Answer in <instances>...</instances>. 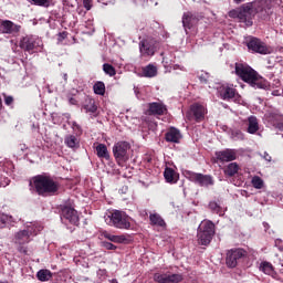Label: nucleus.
<instances>
[{"instance_id":"obj_1","label":"nucleus","mask_w":283,"mask_h":283,"mask_svg":"<svg viewBox=\"0 0 283 283\" xmlns=\"http://www.w3.org/2000/svg\"><path fill=\"white\" fill-rule=\"evenodd\" d=\"M272 8L273 6L269 0H255L230 10L228 17L230 19H238L240 23H245L248 28H251L255 14H259L261 19H269L270 14L273 13Z\"/></svg>"},{"instance_id":"obj_2","label":"nucleus","mask_w":283,"mask_h":283,"mask_svg":"<svg viewBox=\"0 0 283 283\" xmlns=\"http://www.w3.org/2000/svg\"><path fill=\"white\" fill-rule=\"evenodd\" d=\"M29 186L33 188V191L38 196H42V198L56 196L59 193V189H61V184L49 174H41L32 177Z\"/></svg>"},{"instance_id":"obj_3","label":"nucleus","mask_w":283,"mask_h":283,"mask_svg":"<svg viewBox=\"0 0 283 283\" xmlns=\"http://www.w3.org/2000/svg\"><path fill=\"white\" fill-rule=\"evenodd\" d=\"M234 70L237 76L244 83L251 85V87H254V90H266V87H269L266 80L260 76V74L248 64L237 62L234 64Z\"/></svg>"},{"instance_id":"obj_4","label":"nucleus","mask_w":283,"mask_h":283,"mask_svg":"<svg viewBox=\"0 0 283 283\" xmlns=\"http://www.w3.org/2000/svg\"><path fill=\"white\" fill-rule=\"evenodd\" d=\"M216 235V226L211 221L201 222L197 230V242L201 247H209Z\"/></svg>"},{"instance_id":"obj_5","label":"nucleus","mask_w":283,"mask_h":283,"mask_svg":"<svg viewBox=\"0 0 283 283\" xmlns=\"http://www.w3.org/2000/svg\"><path fill=\"white\" fill-rule=\"evenodd\" d=\"M129 149H132V145L128 142H117L113 146V156L119 167L129 160Z\"/></svg>"},{"instance_id":"obj_6","label":"nucleus","mask_w":283,"mask_h":283,"mask_svg":"<svg viewBox=\"0 0 283 283\" xmlns=\"http://www.w3.org/2000/svg\"><path fill=\"white\" fill-rule=\"evenodd\" d=\"M106 223L115 229H129L132 223L129 222V217L123 211L115 210L106 218Z\"/></svg>"},{"instance_id":"obj_7","label":"nucleus","mask_w":283,"mask_h":283,"mask_svg":"<svg viewBox=\"0 0 283 283\" xmlns=\"http://www.w3.org/2000/svg\"><path fill=\"white\" fill-rule=\"evenodd\" d=\"M249 256V251L242 248H233L228 250L226 255V264L229 269H235L241 260Z\"/></svg>"},{"instance_id":"obj_8","label":"nucleus","mask_w":283,"mask_h":283,"mask_svg":"<svg viewBox=\"0 0 283 283\" xmlns=\"http://www.w3.org/2000/svg\"><path fill=\"white\" fill-rule=\"evenodd\" d=\"M61 220L64 224H74V227H78V212L76 209L63 206L61 208Z\"/></svg>"},{"instance_id":"obj_9","label":"nucleus","mask_w":283,"mask_h":283,"mask_svg":"<svg viewBox=\"0 0 283 283\" xmlns=\"http://www.w3.org/2000/svg\"><path fill=\"white\" fill-rule=\"evenodd\" d=\"M188 178L191 182H195V185H199V187L213 186V177H211V175L188 171Z\"/></svg>"},{"instance_id":"obj_10","label":"nucleus","mask_w":283,"mask_h":283,"mask_svg":"<svg viewBox=\"0 0 283 283\" xmlns=\"http://www.w3.org/2000/svg\"><path fill=\"white\" fill-rule=\"evenodd\" d=\"M248 50H251V52H254L256 54H271V51L269 50V46H266V43L262 42V40L258 38H251L248 42Z\"/></svg>"},{"instance_id":"obj_11","label":"nucleus","mask_w":283,"mask_h":283,"mask_svg":"<svg viewBox=\"0 0 283 283\" xmlns=\"http://www.w3.org/2000/svg\"><path fill=\"white\" fill-rule=\"evenodd\" d=\"M146 114L147 116H165L167 114V105L160 102L148 103Z\"/></svg>"},{"instance_id":"obj_12","label":"nucleus","mask_w":283,"mask_h":283,"mask_svg":"<svg viewBox=\"0 0 283 283\" xmlns=\"http://www.w3.org/2000/svg\"><path fill=\"white\" fill-rule=\"evenodd\" d=\"M182 274H154V281L157 283H179L182 282Z\"/></svg>"},{"instance_id":"obj_13","label":"nucleus","mask_w":283,"mask_h":283,"mask_svg":"<svg viewBox=\"0 0 283 283\" xmlns=\"http://www.w3.org/2000/svg\"><path fill=\"white\" fill-rule=\"evenodd\" d=\"M21 32V25L14 24V22L10 20H1L0 21V33L1 34H18Z\"/></svg>"},{"instance_id":"obj_14","label":"nucleus","mask_w":283,"mask_h":283,"mask_svg":"<svg viewBox=\"0 0 283 283\" xmlns=\"http://www.w3.org/2000/svg\"><path fill=\"white\" fill-rule=\"evenodd\" d=\"M214 156L219 163H233V160L238 158V155L233 149H224L217 151Z\"/></svg>"},{"instance_id":"obj_15","label":"nucleus","mask_w":283,"mask_h":283,"mask_svg":"<svg viewBox=\"0 0 283 283\" xmlns=\"http://www.w3.org/2000/svg\"><path fill=\"white\" fill-rule=\"evenodd\" d=\"M200 21V18L191 12H186L182 15V25L187 32V30H191L197 23Z\"/></svg>"},{"instance_id":"obj_16","label":"nucleus","mask_w":283,"mask_h":283,"mask_svg":"<svg viewBox=\"0 0 283 283\" xmlns=\"http://www.w3.org/2000/svg\"><path fill=\"white\" fill-rule=\"evenodd\" d=\"M20 48L25 50V52H32L36 48V39L32 35H25L20 41Z\"/></svg>"},{"instance_id":"obj_17","label":"nucleus","mask_w":283,"mask_h":283,"mask_svg":"<svg viewBox=\"0 0 283 283\" xmlns=\"http://www.w3.org/2000/svg\"><path fill=\"white\" fill-rule=\"evenodd\" d=\"M139 51L144 56H154V54H156V49L154 48V44H151L147 40H142L139 42Z\"/></svg>"},{"instance_id":"obj_18","label":"nucleus","mask_w":283,"mask_h":283,"mask_svg":"<svg viewBox=\"0 0 283 283\" xmlns=\"http://www.w3.org/2000/svg\"><path fill=\"white\" fill-rule=\"evenodd\" d=\"M190 114L195 117V120L197 123H200L201 120H205V106L200 104H193L190 107Z\"/></svg>"},{"instance_id":"obj_19","label":"nucleus","mask_w":283,"mask_h":283,"mask_svg":"<svg viewBox=\"0 0 283 283\" xmlns=\"http://www.w3.org/2000/svg\"><path fill=\"white\" fill-rule=\"evenodd\" d=\"M165 138L167 143H180V138H182V135L180 134V130L171 127L166 134Z\"/></svg>"},{"instance_id":"obj_20","label":"nucleus","mask_w":283,"mask_h":283,"mask_svg":"<svg viewBox=\"0 0 283 283\" xmlns=\"http://www.w3.org/2000/svg\"><path fill=\"white\" fill-rule=\"evenodd\" d=\"M30 235H32L30 229L17 232L15 244H28V242H30Z\"/></svg>"},{"instance_id":"obj_21","label":"nucleus","mask_w":283,"mask_h":283,"mask_svg":"<svg viewBox=\"0 0 283 283\" xmlns=\"http://www.w3.org/2000/svg\"><path fill=\"white\" fill-rule=\"evenodd\" d=\"M64 144L70 149H78V147H81V140H78L74 135H66L64 138Z\"/></svg>"},{"instance_id":"obj_22","label":"nucleus","mask_w":283,"mask_h":283,"mask_svg":"<svg viewBox=\"0 0 283 283\" xmlns=\"http://www.w3.org/2000/svg\"><path fill=\"white\" fill-rule=\"evenodd\" d=\"M248 134H256V132L260 129V124L258 123V117L250 116L248 118Z\"/></svg>"},{"instance_id":"obj_23","label":"nucleus","mask_w":283,"mask_h":283,"mask_svg":"<svg viewBox=\"0 0 283 283\" xmlns=\"http://www.w3.org/2000/svg\"><path fill=\"white\" fill-rule=\"evenodd\" d=\"M235 88L231 86H226L221 91V97L223 98V101H231V98H235Z\"/></svg>"},{"instance_id":"obj_24","label":"nucleus","mask_w":283,"mask_h":283,"mask_svg":"<svg viewBox=\"0 0 283 283\" xmlns=\"http://www.w3.org/2000/svg\"><path fill=\"white\" fill-rule=\"evenodd\" d=\"M95 149L98 158L109 160V150H107V146L105 144H98Z\"/></svg>"},{"instance_id":"obj_25","label":"nucleus","mask_w":283,"mask_h":283,"mask_svg":"<svg viewBox=\"0 0 283 283\" xmlns=\"http://www.w3.org/2000/svg\"><path fill=\"white\" fill-rule=\"evenodd\" d=\"M150 224L154 227H167V223L165 222V219L160 217L158 213H151L149 216Z\"/></svg>"},{"instance_id":"obj_26","label":"nucleus","mask_w":283,"mask_h":283,"mask_svg":"<svg viewBox=\"0 0 283 283\" xmlns=\"http://www.w3.org/2000/svg\"><path fill=\"white\" fill-rule=\"evenodd\" d=\"M238 171H240L238 163H230L224 169V175L229 176V178H233Z\"/></svg>"},{"instance_id":"obj_27","label":"nucleus","mask_w":283,"mask_h":283,"mask_svg":"<svg viewBox=\"0 0 283 283\" xmlns=\"http://www.w3.org/2000/svg\"><path fill=\"white\" fill-rule=\"evenodd\" d=\"M143 74L146 76V78H154V76L158 74V69H156V66L153 64H148L143 69Z\"/></svg>"},{"instance_id":"obj_28","label":"nucleus","mask_w":283,"mask_h":283,"mask_svg":"<svg viewBox=\"0 0 283 283\" xmlns=\"http://www.w3.org/2000/svg\"><path fill=\"white\" fill-rule=\"evenodd\" d=\"M260 271H262V273H265V275H273V273H275V270L273 269V264H271L268 261L261 262Z\"/></svg>"},{"instance_id":"obj_29","label":"nucleus","mask_w":283,"mask_h":283,"mask_svg":"<svg viewBox=\"0 0 283 283\" xmlns=\"http://www.w3.org/2000/svg\"><path fill=\"white\" fill-rule=\"evenodd\" d=\"M84 109L86 114H96V112H98V106H96V102L94 99H88L84 105Z\"/></svg>"},{"instance_id":"obj_30","label":"nucleus","mask_w":283,"mask_h":283,"mask_svg":"<svg viewBox=\"0 0 283 283\" xmlns=\"http://www.w3.org/2000/svg\"><path fill=\"white\" fill-rule=\"evenodd\" d=\"M36 277L40 282H48L52 280V272L50 270H40L36 273Z\"/></svg>"},{"instance_id":"obj_31","label":"nucleus","mask_w":283,"mask_h":283,"mask_svg":"<svg viewBox=\"0 0 283 283\" xmlns=\"http://www.w3.org/2000/svg\"><path fill=\"white\" fill-rule=\"evenodd\" d=\"M164 178L166 182H176V170L167 167L164 171Z\"/></svg>"},{"instance_id":"obj_32","label":"nucleus","mask_w":283,"mask_h":283,"mask_svg":"<svg viewBox=\"0 0 283 283\" xmlns=\"http://www.w3.org/2000/svg\"><path fill=\"white\" fill-rule=\"evenodd\" d=\"M93 90L98 96H105V83L96 82L93 86Z\"/></svg>"},{"instance_id":"obj_33","label":"nucleus","mask_w":283,"mask_h":283,"mask_svg":"<svg viewBox=\"0 0 283 283\" xmlns=\"http://www.w3.org/2000/svg\"><path fill=\"white\" fill-rule=\"evenodd\" d=\"M209 209L211 211H213V213H218L219 216H222V213H224L222 211V207H220V205H218V202H216V201H210L209 202Z\"/></svg>"},{"instance_id":"obj_34","label":"nucleus","mask_w":283,"mask_h":283,"mask_svg":"<svg viewBox=\"0 0 283 283\" xmlns=\"http://www.w3.org/2000/svg\"><path fill=\"white\" fill-rule=\"evenodd\" d=\"M31 6H39L40 8H50V0H29Z\"/></svg>"},{"instance_id":"obj_35","label":"nucleus","mask_w":283,"mask_h":283,"mask_svg":"<svg viewBox=\"0 0 283 283\" xmlns=\"http://www.w3.org/2000/svg\"><path fill=\"white\" fill-rule=\"evenodd\" d=\"M103 70L108 76H116V69L112 64H103Z\"/></svg>"},{"instance_id":"obj_36","label":"nucleus","mask_w":283,"mask_h":283,"mask_svg":"<svg viewBox=\"0 0 283 283\" xmlns=\"http://www.w3.org/2000/svg\"><path fill=\"white\" fill-rule=\"evenodd\" d=\"M251 182L254 189H262V187H264V180H262L260 176L252 177Z\"/></svg>"},{"instance_id":"obj_37","label":"nucleus","mask_w":283,"mask_h":283,"mask_svg":"<svg viewBox=\"0 0 283 283\" xmlns=\"http://www.w3.org/2000/svg\"><path fill=\"white\" fill-rule=\"evenodd\" d=\"M105 238L111 242H123V240H125V238L114 234H105Z\"/></svg>"},{"instance_id":"obj_38","label":"nucleus","mask_w":283,"mask_h":283,"mask_svg":"<svg viewBox=\"0 0 283 283\" xmlns=\"http://www.w3.org/2000/svg\"><path fill=\"white\" fill-rule=\"evenodd\" d=\"M8 224V214H0V229L6 228Z\"/></svg>"},{"instance_id":"obj_39","label":"nucleus","mask_w":283,"mask_h":283,"mask_svg":"<svg viewBox=\"0 0 283 283\" xmlns=\"http://www.w3.org/2000/svg\"><path fill=\"white\" fill-rule=\"evenodd\" d=\"M3 96H4V105L10 106L12 105V103H14V97H12V95L3 94Z\"/></svg>"},{"instance_id":"obj_40","label":"nucleus","mask_w":283,"mask_h":283,"mask_svg":"<svg viewBox=\"0 0 283 283\" xmlns=\"http://www.w3.org/2000/svg\"><path fill=\"white\" fill-rule=\"evenodd\" d=\"M104 249H107V251H115L116 245H114L112 242L104 241L103 242Z\"/></svg>"},{"instance_id":"obj_41","label":"nucleus","mask_w":283,"mask_h":283,"mask_svg":"<svg viewBox=\"0 0 283 283\" xmlns=\"http://www.w3.org/2000/svg\"><path fill=\"white\" fill-rule=\"evenodd\" d=\"M10 185V179L1 176L0 177V187H8Z\"/></svg>"},{"instance_id":"obj_42","label":"nucleus","mask_w":283,"mask_h":283,"mask_svg":"<svg viewBox=\"0 0 283 283\" xmlns=\"http://www.w3.org/2000/svg\"><path fill=\"white\" fill-rule=\"evenodd\" d=\"M65 39H67V31H63L57 34V41L62 42L65 41Z\"/></svg>"},{"instance_id":"obj_43","label":"nucleus","mask_w":283,"mask_h":283,"mask_svg":"<svg viewBox=\"0 0 283 283\" xmlns=\"http://www.w3.org/2000/svg\"><path fill=\"white\" fill-rule=\"evenodd\" d=\"M18 251H19V253H23V255H28V247H25L23 244H19Z\"/></svg>"},{"instance_id":"obj_44","label":"nucleus","mask_w":283,"mask_h":283,"mask_svg":"<svg viewBox=\"0 0 283 283\" xmlns=\"http://www.w3.org/2000/svg\"><path fill=\"white\" fill-rule=\"evenodd\" d=\"M85 10H92V0H83Z\"/></svg>"},{"instance_id":"obj_45","label":"nucleus","mask_w":283,"mask_h":283,"mask_svg":"<svg viewBox=\"0 0 283 283\" xmlns=\"http://www.w3.org/2000/svg\"><path fill=\"white\" fill-rule=\"evenodd\" d=\"M233 136L237 140H244V134H242V132H235Z\"/></svg>"},{"instance_id":"obj_46","label":"nucleus","mask_w":283,"mask_h":283,"mask_svg":"<svg viewBox=\"0 0 283 283\" xmlns=\"http://www.w3.org/2000/svg\"><path fill=\"white\" fill-rule=\"evenodd\" d=\"M263 158H264V160H266L268 163H271V160H272V157H271V155H269V153H264Z\"/></svg>"},{"instance_id":"obj_47","label":"nucleus","mask_w":283,"mask_h":283,"mask_svg":"<svg viewBox=\"0 0 283 283\" xmlns=\"http://www.w3.org/2000/svg\"><path fill=\"white\" fill-rule=\"evenodd\" d=\"M69 102L71 105H76V103H77L76 98H74V97H70Z\"/></svg>"},{"instance_id":"obj_48","label":"nucleus","mask_w":283,"mask_h":283,"mask_svg":"<svg viewBox=\"0 0 283 283\" xmlns=\"http://www.w3.org/2000/svg\"><path fill=\"white\" fill-rule=\"evenodd\" d=\"M73 129H81V126L76 122H73Z\"/></svg>"},{"instance_id":"obj_49","label":"nucleus","mask_w":283,"mask_h":283,"mask_svg":"<svg viewBox=\"0 0 283 283\" xmlns=\"http://www.w3.org/2000/svg\"><path fill=\"white\" fill-rule=\"evenodd\" d=\"M199 78H200L201 83H207V78H205L202 76H200Z\"/></svg>"},{"instance_id":"obj_50","label":"nucleus","mask_w":283,"mask_h":283,"mask_svg":"<svg viewBox=\"0 0 283 283\" xmlns=\"http://www.w3.org/2000/svg\"><path fill=\"white\" fill-rule=\"evenodd\" d=\"M3 109V101L0 97V111Z\"/></svg>"},{"instance_id":"obj_51","label":"nucleus","mask_w":283,"mask_h":283,"mask_svg":"<svg viewBox=\"0 0 283 283\" xmlns=\"http://www.w3.org/2000/svg\"><path fill=\"white\" fill-rule=\"evenodd\" d=\"M234 1V3H237V4H240V3H242V1H244V0H233Z\"/></svg>"},{"instance_id":"obj_52","label":"nucleus","mask_w":283,"mask_h":283,"mask_svg":"<svg viewBox=\"0 0 283 283\" xmlns=\"http://www.w3.org/2000/svg\"><path fill=\"white\" fill-rule=\"evenodd\" d=\"M111 283H118V281H116V280H112V281H111Z\"/></svg>"},{"instance_id":"obj_53","label":"nucleus","mask_w":283,"mask_h":283,"mask_svg":"<svg viewBox=\"0 0 283 283\" xmlns=\"http://www.w3.org/2000/svg\"><path fill=\"white\" fill-rule=\"evenodd\" d=\"M64 80L67 81V74H64Z\"/></svg>"},{"instance_id":"obj_54","label":"nucleus","mask_w":283,"mask_h":283,"mask_svg":"<svg viewBox=\"0 0 283 283\" xmlns=\"http://www.w3.org/2000/svg\"><path fill=\"white\" fill-rule=\"evenodd\" d=\"M0 283H8V282H0Z\"/></svg>"}]
</instances>
